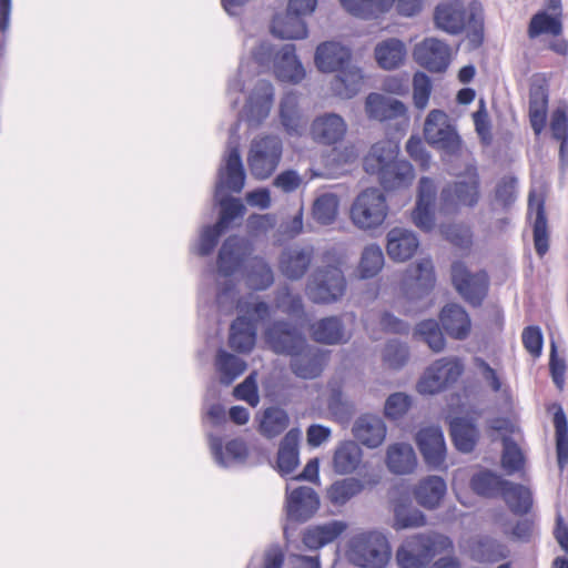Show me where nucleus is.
Segmentation results:
<instances>
[{"instance_id": "nucleus-1", "label": "nucleus", "mask_w": 568, "mask_h": 568, "mask_svg": "<svg viewBox=\"0 0 568 568\" xmlns=\"http://www.w3.org/2000/svg\"><path fill=\"white\" fill-rule=\"evenodd\" d=\"M224 161L225 165L221 166L217 172L214 197L221 207L216 224L226 231L231 222L245 212V206L239 199L223 196L224 191L240 193L245 183V170L236 141L230 139Z\"/></svg>"}, {"instance_id": "nucleus-2", "label": "nucleus", "mask_w": 568, "mask_h": 568, "mask_svg": "<svg viewBox=\"0 0 568 568\" xmlns=\"http://www.w3.org/2000/svg\"><path fill=\"white\" fill-rule=\"evenodd\" d=\"M436 26L449 34H459L466 30L471 49L484 42V9L479 1L473 0L465 7L462 0L440 3L434 12Z\"/></svg>"}, {"instance_id": "nucleus-3", "label": "nucleus", "mask_w": 568, "mask_h": 568, "mask_svg": "<svg viewBox=\"0 0 568 568\" xmlns=\"http://www.w3.org/2000/svg\"><path fill=\"white\" fill-rule=\"evenodd\" d=\"M480 200V178L475 164H467L465 171L453 183L445 185L439 194V211L456 214L460 207H475Z\"/></svg>"}, {"instance_id": "nucleus-4", "label": "nucleus", "mask_w": 568, "mask_h": 568, "mask_svg": "<svg viewBox=\"0 0 568 568\" xmlns=\"http://www.w3.org/2000/svg\"><path fill=\"white\" fill-rule=\"evenodd\" d=\"M392 556L386 536L378 531L359 534L352 538L348 559L358 567L383 568Z\"/></svg>"}, {"instance_id": "nucleus-5", "label": "nucleus", "mask_w": 568, "mask_h": 568, "mask_svg": "<svg viewBox=\"0 0 568 568\" xmlns=\"http://www.w3.org/2000/svg\"><path fill=\"white\" fill-rule=\"evenodd\" d=\"M346 278L343 271L335 265L317 267L306 285V294L315 304H333L346 292Z\"/></svg>"}, {"instance_id": "nucleus-6", "label": "nucleus", "mask_w": 568, "mask_h": 568, "mask_svg": "<svg viewBox=\"0 0 568 568\" xmlns=\"http://www.w3.org/2000/svg\"><path fill=\"white\" fill-rule=\"evenodd\" d=\"M283 153V143L277 135H260L250 148L247 165L257 180H266L277 169Z\"/></svg>"}, {"instance_id": "nucleus-7", "label": "nucleus", "mask_w": 568, "mask_h": 568, "mask_svg": "<svg viewBox=\"0 0 568 568\" xmlns=\"http://www.w3.org/2000/svg\"><path fill=\"white\" fill-rule=\"evenodd\" d=\"M388 213L384 193L377 187L362 191L351 207L353 223L362 230H375L381 226Z\"/></svg>"}, {"instance_id": "nucleus-8", "label": "nucleus", "mask_w": 568, "mask_h": 568, "mask_svg": "<svg viewBox=\"0 0 568 568\" xmlns=\"http://www.w3.org/2000/svg\"><path fill=\"white\" fill-rule=\"evenodd\" d=\"M424 136L429 145L446 155L456 156L462 152V138L442 110L435 109L428 113L424 123Z\"/></svg>"}, {"instance_id": "nucleus-9", "label": "nucleus", "mask_w": 568, "mask_h": 568, "mask_svg": "<svg viewBox=\"0 0 568 568\" xmlns=\"http://www.w3.org/2000/svg\"><path fill=\"white\" fill-rule=\"evenodd\" d=\"M452 283L458 294L473 307H479L488 294L489 280L485 271L471 273L463 261L450 267Z\"/></svg>"}, {"instance_id": "nucleus-10", "label": "nucleus", "mask_w": 568, "mask_h": 568, "mask_svg": "<svg viewBox=\"0 0 568 568\" xmlns=\"http://www.w3.org/2000/svg\"><path fill=\"white\" fill-rule=\"evenodd\" d=\"M464 372V365L458 358H439L424 373L417 384L420 394H437L458 381Z\"/></svg>"}, {"instance_id": "nucleus-11", "label": "nucleus", "mask_w": 568, "mask_h": 568, "mask_svg": "<svg viewBox=\"0 0 568 568\" xmlns=\"http://www.w3.org/2000/svg\"><path fill=\"white\" fill-rule=\"evenodd\" d=\"M265 341L278 355L293 356L306 347L303 333L288 321H275L265 331Z\"/></svg>"}, {"instance_id": "nucleus-12", "label": "nucleus", "mask_w": 568, "mask_h": 568, "mask_svg": "<svg viewBox=\"0 0 568 568\" xmlns=\"http://www.w3.org/2000/svg\"><path fill=\"white\" fill-rule=\"evenodd\" d=\"M318 508L320 497L312 487L300 486L291 491L286 490L285 509L288 521L305 523Z\"/></svg>"}, {"instance_id": "nucleus-13", "label": "nucleus", "mask_w": 568, "mask_h": 568, "mask_svg": "<svg viewBox=\"0 0 568 568\" xmlns=\"http://www.w3.org/2000/svg\"><path fill=\"white\" fill-rule=\"evenodd\" d=\"M416 444L429 468L437 469L444 465L446 444L440 427L429 426L419 429L416 434Z\"/></svg>"}, {"instance_id": "nucleus-14", "label": "nucleus", "mask_w": 568, "mask_h": 568, "mask_svg": "<svg viewBox=\"0 0 568 568\" xmlns=\"http://www.w3.org/2000/svg\"><path fill=\"white\" fill-rule=\"evenodd\" d=\"M436 186L430 178L423 176L418 183L416 206L413 211V221L417 227L429 232L435 226Z\"/></svg>"}, {"instance_id": "nucleus-15", "label": "nucleus", "mask_w": 568, "mask_h": 568, "mask_svg": "<svg viewBox=\"0 0 568 568\" xmlns=\"http://www.w3.org/2000/svg\"><path fill=\"white\" fill-rule=\"evenodd\" d=\"M416 61L429 72H444L450 60L449 45L436 38H427L414 50Z\"/></svg>"}, {"instance_id": "nucleus-16", "label": "nucleus", "mask_w": 568, "mask_h": 568, "mask_svg": "<svg viewBox=\"0 0 568 568\" xmlns=\"http://www.w3.org/2000/svg\"><path fill=\"white\" fill-rule=\"evenodd\" d=\"M274 102V87L267 80H258L245 104L246 121L258 125L270 114Z\"/></svg>"}, {"instance_id": "nucleus-17", "label": "nucleus", "mask_w": 568, "mask_h": 568, "mask_svg": "<svg viewBox=\"0 0 568 568\" xmlns=\"http://www.w3.org/2000/svg\"><path fill=\"white\" fill-rule=\"evenodd\" d=\"M314 258V247L311 245H293L283 250L278 266L282 274L292 281L302 278L308 271Z\"/></svg>"}, {"instance_id": "nucleus-18", "label": "nucleus", "mask_w": 568, "mask_h": 568, "mask_svg": "<svg viewBox=\"0 0 568 568\" xmlns=\"http://www.w3.org/2000/svg\"><path fill=\"white\" fill-rule=\"evenodd\" d=\"M327 361V352L306 344L304 351L292 356L290 367L297 377L314 379L322 374Z\"/></svg>"}, {"instance_id": "nucleus-19", "label": "nucleus", "mask_w": 568, "mask_h": 568, "mask_svg": "<svg viewBox=\"0 0 568 568\" xmlns=\"http://www.w3.org/2000/svg\"><path fill=\"white\" fill-rule=\"evenodd\" d=\"M248 255L246 243L236 235H231L222 243L217 254V271L223 276L235 274Z\"/></svg>"}, {"instance_id": "nucleus-20", "label": "nucleus", "mask_w": 568, "mask_h": 568, "mask_svg": "<svg viewBox=\"0 0 568 568\" xmlns=\"http://www.w3.org/2000/svg\"><path fill=\"white\" fill-rule=\"evenodd\" d=\"M347 130L344 119L336 113H324L316 116L311 125L314 141L324 145H333L343 140Z\"/></svg>"}, {"instance_id": "nucleus-21", "label": "nucleus", "mask_w": 568, "mask_h": 568, "mask_svg": "<svg viewBox=\"0 0 568 568\" xmlns=\"http://www.w3.org/2000/svg\"><path fill=\"white\" fill-rule=\"evenodd\" d=\"M352 432L362 445L367 448H377L384 443L387 428L381 417L364 414L355 420Z\"/></svg>"}, {"instance_id": "nucleus-22", "label": "nucleus", "mask_w": 568, "mask_h": 568, "mask_svg": "<svg viewBox=\"0 0 568 568\" xmlns=\"http://www.w3.org/2000/svg\"><path fill=\"white\" fill-rule=\"evenodd\" d=\"M399 146L392 140L374 143L363 160V168L369 175H378L399 158Z\"/></svg>"}, {"instance_id": "nucleus-23", "label": "nucleus", "mask_w": 568, "mask_h": 568, "mask_svg": "<svg viewBox=\"0 0 568 568\" xmlns=\"http://www.w3.org/2000/svg\"><path fill=\"white\" fill-rule=\"evenodd\" d=\"M314 60L322 72H339L348 65L351 51L338 42L327 41L316 48Z\"/></svg>"}, {"instance_id": "nucleus-24", "label": "nucleus", "mask_w": 568, "mask_h": 568, "mask_svg": "<svg viewBox=\"0 0 568 568\" xmlns=\"http://www.w3.org/2000/svg\"><path fill=\"white\" fill-rule=\"evenodd\" d=\"M280 121L285 132L291 136H301L305 131L306 120L300 108L297 92L290 91L281 99Z\"/></svg>"}, {"instance_id": "nucleus-25", "label": "nucleus", "mask_w": 568, "mask_h": 568, "mask_svg": "<svg viewBox=\"0 0 568 568\" xmlns=\"http://www.w3.org/2000/svg\"><path fill=\"white\" fill-rule=\"evenodd\" d=\"M211 453L215 463L221 467L244 464L248 457V449L244 440L240 438L231 439L225 445L223 453V442L221 437L210 436Z\"/></svg>"}, {"instance_id": "nucleus-26", "label": "nucleus", "mask_w": 568, "mask_h": 568, "mask_svg": "<svg viewBox=\"0 0 568 568\" xmlns=\"http://www.w3.org/2000/svg\"><path fill=\"white\" fill-rule=\"evenodd\" d=\"M440 324L448 336L464 341L469 336L471 322L468 313L458 304H447L439 315Z\"/></svg>"}, {"instance_id": "nucleus-27", "label": "nucleus", "mask_w": 568, "mask_h": 568, "mask_svg": "<svg viewBox=\"0 0 568 568\" xmlns=\"http://www.w3.org/2000/svg\"><path fill=\"white\" fill-rule=\"evenodd\" d=\"M446 491V481L440 476L430 475L418 481L413 495L419 506L434 510L439 507Z\"/></svg>"}, {"instance_id": "nucleus-28", "label": "nucleus", "mask_w": 568, "mask_h": 568, "mask_svg": "<svg viewBox=\"0 0 568 568\" xmlns=\"http://www.w3.org/2000/svg\"><path fill=\"white\" fill-rule=\"evenodd\" d=\"M295 45L284 44L274 62V73L280 81L298 83L305 77V70L296 57Z\"/></svg>"}, {"instance_id": "nucleus-29", "label": "nucleus", "mask_w": 568, "mask_h": 568, "mask_svg": "<svg viewBox=\"0 0 568 568\" xmlns=\"http://www.w3.org/2000/svg\"><path fill=\"white\" fill-rule=\"evenodd\" d=\"M301 437L298 428H291L280 442L276 464L282 476L292 474L300 464Z\"/></svg>"}, {"instance_id": "nucleus-30", "label": "nucleus", "mask_w": 568, "mask_h": 568, "mask_svg": "<svg viewBox=\"0 0 568 568\" xmlns=\"http://www.w3.org/2000/svg\"><path fill=\"white\" fill-rule=\"evenodd\" d=\"M434 265L430 258H423L416 265L407 270L405 285L415 288L410 294L412 298H422L427 295L435 285Z\"/></svg>"}, {"instance_id": "nucleus-31", "label": "nucleus", "mask_w": 568, "mask_h": 568, "mask_svg": "<svg viewBox=\"0 0 568 568\" xmlns=\"http://www.w3.org/2000/svg\"><path fill=\"white\" fill-rule=\"evenodd\" d=\"M365 111L369 119L386 121L406 118L405 104L396 99L385 98L379 93H369L365 101Z\"/></svg>"}, {"instance_id": "nucleus-32", "label": "nucleus", "mask_w": 568, "mask_h": 568, "mask_svg": "<svg viewBox=\"0 0 568 568\" xmlns=\"http://www.w3.org/2000/svg\"><path fill=\"white\" fill-rule=\"evenodd\" d=\"M419 246L416 234L409 230L395 227L387 234L386 251L394 261L409 260Z\"/></svg>"}, {"instance_id": "nucleus-33", "label": "nucleus", "mask_w": 568, "mask_h": 568, "mask_svg": "<svg viewBox=\"0 0 568 568\" xmlns=\"http://www.w3.org/2000/svg\"><path fill=\"white\" fill-rule=\"evenodd\" d=\"M310 331L312 338L324 345H338L348 341L343 320L336 315L316 321Z\"/></svg>"}, {"instance_id": "nucleus-34", "label": "nucleus", "mask_w": 568, "mask_h": 568, "mask_svg": "<svg viewBox=\"0 0 568 568\" xmlns=\"http://www.w3.org/2000/svg\"><path fill=\"white\" fill-rule=\"evenodd\" d=\"M304 17L286 9L276 13L271 23V32L280 39H304L308 30Z\"/></svg>"}, {"instance_id": "nucleus-35", "label": "nucleus", "mask_w": 568, "mask_h": 568, "mask_svg": "<svg viewBox=\"0 0 568 568\" xmlns=\"http://www.w3.org/2000/svg\"><path fill=\"white\" fill-rule=\"evenodd\" d=\"M528 211L529 213L535 212L536 214L532 225L534 245L537 255L542 257L549 250V234L544 199H536L535 194L530 192L528 197Z\"/></svg>"}, {"instance_id": "nucleus-36", "label": "nucleus", "mask_w": 568, "mask_h": 568, "mask_svg": "<svg viewBox=\"0 0 568 568\" xmlns=\"http://www.w3.org/2000/svg\"><path fill=\"white\" fill-rule=\"evenodd\" d=\"M376 176L384 190L394 191L410 185L415 173L413 165L407 160L398 159Z\"/></svg>"}, {"instance_id": "nucleus-37", "label": "nucleus", "mask_w": 568, "mask_h": 568, "mask_svg": "<svg viewBox=\"0 0 568 568\" xmlns=\"http://www.w3.org/2000/svg\"><path fill=\"white\" fill-rule=\"evenodd\" d=\"M449 433L455 448L464 454L475 449L480 436L477 426L464 417H455L450 420Z\"/></svg>"}, {"instance_id": "nucleus-38", "label": "nucleus", "mask_w": 568, "mask_h": 568, "mask_svg": "<svg viewBox=\"0 0 568 568\" xmlns=\"http://www.w3.org/2000/svg\"><path fill=\"white\" fill-rule=\"evenodd\" d=\"M469 554L478 562H497L509 556V549L497 539L485 535L470 541Z\"/></svg>"}, {"instance_id": "nucleus-39", "label": "nucleus", "mask_w": 568, "mask_h": 568, "mask_svg": "<svg viewBox=\"0 0 568 568\" xmlns=\"http://www.w3.org/2000/svg\"><path fill=\"white\" fill-rule=\"evenodd\" d=\"M256 338V327L254 323L245 317L237 316L231 324L229 345L239 353H248L252 351Z\"/></svg>"}, {"instance_id": "nucleus-40", "label": "nucleus", "mask_w": 568, "mask_h": 568, "mask_svg": "<svg viewBox=\"0 0 568 568\" xmlns=\"http://www.w3.org/2000/svg\"><path fill=\"white\" fill-rule=\"evenodd\" d=\"M548 89L545 84L532 83L529 90V121L535 134L539 135L546 125Z\"/></svg>"}, {"instance_id": "nucleus-41", "label": "nucleus", "mask_w": 568, "mask_h": 568, "mask_svg": "<svg viewBox=\"0 0 568 568\" xmlns=\"http://www.w3.org/2000/svg\"><path fill=\"white\" fill-rule=\"evenodd\" d=\"M386 464L393 474H410L416 467V455L412 445L396 443L387 448Z\"/></svg>"}, {"instance_id": "nucleus-42", "label": "nucleus", "mask_w": 568, "mask_h": 568, "mask_svg": "<svg viewBox=\"0 0 568 568\" xmlns=\"http://www.w3.org/2000/svg\"><path fill=\"white\" fill-rule=\"evenodd\" d=\"M508 480L489 469H481L475 473L469 480L471 490L485 498L501 496Z\"/></svg>"}, {"instance_id": "nucleus-43", "label": "nucleus", "mask_w": 568, "mask_h": 568, "mask_svg": "<svg viewBox=\"0 0 568 568\" xmlns=\"http://www.w3.org/2000/svg\"><path fill=\"white\" fill-rule=\"evenodd\" d=\"M548 410L554 412L557 464L564 470L568 465V420L560 404H551Z\"/></svg>"}, {"instance_id": "nucleus-44", "label": "nucleus", "mask_w": 568, "mask_h": 568, "mask_svg": "<svg viewBox=\"0 0 568 568\" xmlns=\"http://www.w3.org/2000/svg\"><path fill=\"white\" fill-rule=\"evenodd\" d=\"M363 453L354 440L339 444L333 457L334 471L339 475H348L356 470L362 462Z\"/></svg>"}, {"instance_id": "nucleus-45", "label": "nucleus", "mask_w": 568, "mask_h": 568, "mask_svg": "<svg viewBox=\"0 0 568 568\" xmlns=\"http://www.w3.org/2000/svg\"><path fill=\"white\" fill-rule=\"evenodd\" d=\"M405 57V44L396 38L386 39L379 42L375 48V59L378 65L385 70L398 68Z\"/></svg>"}, {"instance_id": "nucleus-46", "label": "nucleus", "mask_w": 568, "mask_h": 568, "mask_svg": "<svg viewBox=\"0 0 568 568\" xmlns=\"http://www.w3.org/2000/svg\"><path fill=\"white\" fill-rule=\"evenodd\" d=\"M509 510L517 516L526 515L532 507V494L529 488L521 484H515L508 480V485L501 494Z\"/></svg>"}, {"instance_id": "nucleus-47", "label": "nucleus", "mask_w": 568, "mask_h": 568, "mask_svg": "<svg viewBox=\"0 0 568 568\" xmlns=\"http://www.w3.org/2000/svg\"><path fill=\"white\" fill-rule=\"evenodd\" d=\"M341 4L354 17L376 19L392 8L394 0H341Z\"/></svg>"}, {"instance_id": "nucleus-48", "label": "nucleus", "mask_w": 568, "mask_h": 568, "mask_svg": "<svg viewBox=\"0 0 568 568\" xmlns=\"http://www.w3.org/2000/svg\"><path fill=\"white\" fill-rule=\"evenodd\" d=\"M365 488L364 483L355 477H347L334 481L326 491V497L334 506H344L352 498L359 495Z\"/></svg>"}, {"instance_id": "nucleus-49", "label": "nucleus", "mask_w": 568, "mask_h": 568, "mask_svg": "<svg viewBox=\"0 0 568 568\" xmlns=\"http://www.w3.org/2000/svg\"><path fill=\"white\" fill-rule=\"evenodd\" d=\"M562 31L564 26L560 17H552L546 10H540L531 17L527 34L529 39H536L541 34L559 37Z\"/></svg>"}, {"instance_id": "nucleus-50", "label": "nucleus", "mask_w": 568, "mask_h": 568, "mask_svg": "<svg viewBox=\"0 0 568 568\" xmlns=\"http://www.w3.org/2000/svg\"><path fill=\"white\" fill-rule=\"evenodd\" d=\"M288 424L287 413L281 407L271 406L263 412L258 432L266 438H274L282 434Z\"/></svg>"}, {"instance_id": "nucleus-51", "label": "nucleus", "mask_w": 568, "mask_h": 568, "mask_svg": "<svg viewBox=\"0 0 568 568\" xmlns=\"http://www.w3.org/2000/svg\"><path fill=\"white\" fill-rule=\"evenodd\" d=\"M363 77L357 68L341 70L332 82L333 92L343 98L351 99L358 93Z\"/></svg>"}, {"instance_id": "nucleus-52", "label": "nucleus", "mask_w": 568, "mask_h": 568, "mask_svg": "<svg viewBox=\"0 0 568 568\" xmlns=\"http://www.w3.org/2000/svg\"><path fill=\"white\" fill-rule=\"evenodd\" d=\"M216 369L220 373V382L231 385L246 369V363L236 355L220 349L216 356Z\"/></svg>"}, {"instance_id": "nucleus-53", "label": "nucleus", "mask_w": 568, "mask_h": 568, "mask_svg": "<svg viewBox=\"0 0 568 568\" xmlns=\"http://www.w3.org/2000/svg\"><path fill=\"white\" fill-rule=\"evenodd\" d=\"M274 283V274L268 263L262 257H253L246 273V284L255 291L268 288Z\"/></svg>"}, {"instance_id": "nucleus-54", "label": "nucleus", "mask_w": 568, "mask_h": 568, "mask_svg": "<svg viewBox=\"0 0 568 568\" xmlns=\"http://www.w3.org/2000/svg\"><path fill=\"white\" fill-rule=\"evenodd\" d=\"M414 337L426 343L435 353L444 351L446 346L439 323L435 320H424L419 322L414 329Z\"/></svg>"}, {"instance_id": "nucleus-55", "label": "nucleus", "mask_w": 568, "mask_h": 568, "mask_svg": "<svg viewBox=\"0 0 568 568\" xmlns=\"http://www.w3.org/2000/svg\"><path fill=\"white\" fill-rule=\"evenodd\" d=\"M338 206L339 200L336 194L324 193L314 201L312 215L317 223L329 225L337 216Z\"/></svg>"}, {"instance_id": "nucleus-56", "label": "nucleus", "mask_w": 568, "mask_h": 568, "mask_svg": "<svg viewBox=\"0 0 568 568\" xmlns=\"http://www.w3.org/2000/svg\"><path fill=\"white\" fill-rule=\"evenodd\" d=\"M426 524V516L417 508L397 501L394 505V525L396 530L406 528H417Z\"/></svg>"}, {"instance_id": "nucleus-57", "label": "nucleus", "mask_w": 568, "mask_h": 568, "mask_svg": "<svg viewBox=\"0 0 568 568\" xmlns=\"http://www.w3.org/2000/svg\"><path fill=\"white\" fill-rule=\"evenodd\" d=\"M384 265V254L378 245L372 244L364 248L358 266L362 278H371L378 274Z\"/></svg>"}, {"instance_id": "nucleus-58", "label": "nucleus", "mask_w": 568, "mask_h": 568, "mask_svg": "<svg viewBox=\"0 0 568 568\" xmlns=\"http://www.w3.org/2000/svg\"><path fill=\"white\" fill-rule=\"evenodd\" d=\"M329 413L339 422H348L354 414V405L344 398L341 388H333L327 399Z\"/></svg>"}, {"instance_id": "nucleus-59", "label": "nucleus", "mask_w": 568, "mask_h": 568, "mask_svg": "<svg viewBox=\"0 0 568 568\" xmlns=\"http://www.w3.org/2000/svg\"><path fill=\"white\" fill-rule=\"evenodd\" d=\"M412 406V397L405 393L390 394L384 405V415L390 420L404 417Z\"/></svg>"}, {"instance_id": "nucleus-60", "label": "nucleus", "mask_w": 568, "mask_h": 568, "mask_svg": "<svg viewBox=\"0 0 568 568\" xmlns=\"http://www.w3.org/2000/svg\"><path fill=\"white\" fill-rule=\"evenodd\" d=\"M409 348L406 344L392 339L384 348L383 359L393 369L402 368L408 361Z\"/></svg>"}, {"instance_id": "nucleus-61", "label": "nucleus", "mask_w": 568, "mask_h": 568, "mask_svg": "<svg viewBox=\"0 0 568 568\" xmlns=\"http://www.w3.org/2000/svg\"><path fill=\"white\" fill-rule=\"evenodd\" d=\"M406 542L412 548L413 552L426 565L436 556L437 544L432 536L416 535L407 539Z\"/></svg>"}, {"instance_id": "nucleus-62", "label": "nucleus", "mask_w": 568, "mask_h": 568, "mask_svg": "<svg viewBox=\"0 0 568 568\" xmlns=\"http://www.w3.org/2000/svg\"><path fill=\"white\" fill-rule=\"evenodd\" d=\"M225 232L224 229L214 225H206L202 229L195 252L200 256H209L219 243L220 237Z\"/></svg>"}, {"instance_id": "nucleus-63", "label": "nucleus", "mask_w": 568, "mask_h": 568, "mask_svg": "<svg viewBox=\"0 0 568 568\" xmlns=\"http://www.w3.org/2000/svg\"><path fill=\"white\" fill-rule=\"evenodd\" d=\"M524 466V456L519 446L506 438L504 440V450L501 455V467L508 475L519 471Z\"/></svg>"}, {"instance_id": "nucleus-64", "label": "nucleus", "mask_w": 568, "mask_h": 568, "mask_svg": "<svg viewBox=\"0 0 568 568\" xmlns=\"http://www.w3.org/2000/svg\"><path fill=\"white\" fill-rule=\"evenodd\" d=\"M550 130L552 138L560 141V159L565 158V146L568 139V115L567 112L558 108L554 111L550 121Z\"/></svg>"}]
</instances>
